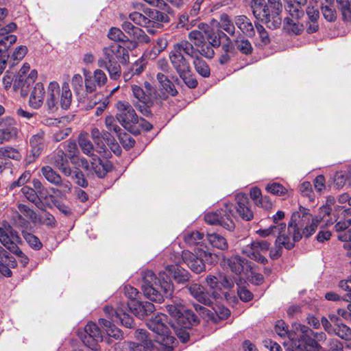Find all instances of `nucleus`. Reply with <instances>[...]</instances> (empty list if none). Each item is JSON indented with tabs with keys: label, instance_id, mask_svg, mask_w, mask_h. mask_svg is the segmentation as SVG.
<instances>
[{
	"label": "nucleus",
	"instance_id": "obj_18",
	"mask_svg": "<svg viewBox=\"0 0 351 351\" xmlns=\"http://www.w3.org/2000/svg\"><path fill=\"white\" fill-rule=\"evenodd\" d=\"M30 151L27 156L28 163L34 162L42 154L46 147L45 133L39 131L32 135L29 139Z\"/></svg>",
	"mask_w": 351,
	"mask_h": 351
},
{
	"label": "nucleus",
	"instance_id": "obj_45",
	"mask_svg": "<svg viewBox=\"0 0 351 351\" xmlns=\"http://www.w3.org/2000/svg\"><path fill=\"white\" fill-rule=\"evenodd\" d=\"M204 234L199 231H187L183 234L184 242L189 245L199 244L203 239Z\"/></svg>",
	"mask_w": 351,
	"mask_h": 351
},
{
	"label": "nucleus",
	"instance_id": "obj_12",
	"mask_svg": "<svg viewBox=\"0 0 351 351\" xmlns=\"http://www.w3.org/2000/svg\"><path fill=\"white\" fill-rule=\"evenodd\" d=\"M77 335L84 346L94 351H99V343L103 340L99 328L93 322H88L83 330H79Z\"/></svg>",
	"mask_w": 351,
	"mask_h": 351
},
{
	"label": "nucleus",
	"instance_id": "obj_43",
	"mask_svg": "<svg viewBox=\"0 0 351 351\" xmlns=\"http://www.w3.org/2000/svg\"><path fill=\"white\" fill-rule=\"evenodd\" d=\"M104 58H100L97 60V65L99 67H106L108 64H114L118 62V60L114 57L111 49L106 47L102 50Z\"/></svg>",
	"mask_w": 351,
	"mask_h": 351
},
{
	"label": "nucleus",
	"instance_id": "obj_23",
	"mask_svg": "<svg viewBox=\"0 0 351 351\" xmlns=\"http://www.w3.org/2000/svg\"><path fill=\"white\" fill-rule=\"evenodd\" d=\"M45 89L41 82L35 84L33 90L30 93L29 99V105L34 109H39L44 103L45 98Z\"/></svg>",
	"mask_w": 351,
	"mask_h": 351
},
{
	"label": "nucleus",
	"instance_id": "obj_14",
	"mask_svg": "<svg viewBox=\"0 0 351 351\" xmlns=\"http://www.w3.org/2000/svg\"><path fill=\"white\" fill-rule=\"evenodd\" d=\"M206 283L213 290H221L222 288L230 289L234 285L232 279L221 273L208 275L206 278ZM212 297L213 299H217L219 297V294L213 291Z\"/></svg>",
	"mask_w": 351,
	"mask_h": 351
},
{
	"label": "nucleus",
	"instance_id": "obj_32",
	"mask_svg": "<svg viewBox=\"0 0 351 351\" xmlns=\"http://www.w3.org/2000/svg\"><path fill=\"white\" fill-rule=\"evenodd\" d=\"M241 252L249 258L259 263L265 265L267 263V259L261 254V252L257 247L252 246V243L243 247Z\"/></svg>",
	"mask_w": 351,
	"mask_h": 351
},
{
	"label": "nucleus",
	"instance_id": "obj_20",
	"mask_svg": "<svg viewBox=\"0 0 351 351\" xmlns=\"http://www.w3.org/2000/svg\"><path fill=\"white\" fill-rule=\"evenodd\" d=\"M251 8L254 16L258 20L265 23L269 28L271 23L270 11L265 0H252Z\"/></svg>",
	"mask_w": 351,
	"mask_h": 351
},
{
	"label": "nucleus",
	"instance_id": "obj_21",
	"mask_svg": "<svg viewBox=\"0 0 351 351\" xmlns=\"http://www.w3.org/2000/svg\"><path fill=\"white\" fill-rule=\"evenodd\" d=\"M322 324L324 329L331 335H335L342 339L351 340V329L346 324L341 323L335 327H332L326 318L322 319Z\"/></svg>",
	"mask_w": 351,
	"mask_h": 351
},
{
	"label": "nucleus",
	"instance_id": "obj_38",
	"mask_svg": "<svg viewBox=\"0 0 351 351\" xmlns=\"http://www.w3.org/2000/svg\"><path fill=\"white\" fill-rule=\"evenodd\" d=\"M211 306L213 312L211 313L210 317L215 322H217V319H225L228 318L230 314L229 309L223 305L213 304Z\"/></svg>",
	"mask_w": 351,
	"mask_h": 351
},
{
	"label": "nucleus",
	"instance_id": "obj_29",
	"mask_svg": "<svg viewBox=\"0 0 351 351\" xmlns=\"http://www.w3.org/2000/svg\"><path fill=\"white\" fill-rule=\"evenodd\" d=\"M128 311V308H124V303L120 304L118 306V312L112 317V321L115 322L119 320L122 326L128 328H134V319L127 313Z\"/></svg>",
	"mask_w": 351,
	"mask_h": 351
},
{
	"label": "nucleus",
	"instance_id": "obj_60",
	"mask_svg": "<svg viewBox=\"0 0 351 351\" xmlns=\"http://www.w3.org/2000/svg\"><path fill=\"white\" fill-rule=\"evenodd\" d=\"M18 210L21 215H24L26 218L31 220L33 223H37L38 216L33 210H32L28 206L23 204H19L18 205Z\"/></svg>",
	"mask_w": 351,
	"mask_h": 351
},
{
	"label": "nucleus",
	"instance_id": "obj_5",
	"mask_svg": "<svg viewBox=\"0 0 351 351\" xmlns=\"http://www.w3.org/2000/svg\"><path fill=\"white\" fill-rule=\"evenodd\" d=\"M195 53H196L195 48L189 41L182 40L173 45L169 56L170 62L178 74H184L186 71H189L190 63L184 55L192 58L195 56Z\"/></svg>",
	"mask_w": 351,
	"mask_h": 351
},
{
	"label": "nucleus",
	"instance_id": "obj_39",
	"mask_svg": "<svg viewBox=\"0 0 351 351\" xmlns=\"http://www.w3.org/2000/svg\"><path fill=\"white\" fill-rule=\"evenodd\" d=\"M234 45L237 49L244 55H251L253 52L251 43L243 36L238 37L234 40Z\"/></svg>",
	"mask_w": 351,
	"mask_h": 351
},
{
	"label": "nucleus",
	"instance_id": "obj_13",
	"mask_svg": "<svg viewBox=\"0 0 351 351\" xmlns=\"http://www.w3.org/2000/svg\"><path fill=\"white\" fill-rule=\"evenodd\" d=\"M44 162L57 168L66 176H71L72 174L67 156L62 149H58L45 156Z\"/></svg>",
	"mask_w": 351,
	"mask_h": 351
},
{
	"label": "nucleus",
	"instance_id": "obj_30",
	"mask_svg": "<svg viewBox=\"0 0 351 351\" xmlns=\"http://www.w3.org/2000/svg\"><path fill=\"white\" fill-rule=\"evenodd\" d=\"M99 324L105 330L109 337H113L117 340L123 338V332L110 320L101 318L99 319Z\"/></svg>",
	"mask_w": 351,
	"mask_h": 351
},
{
	"label": "nucleus",
	"instance_id": "obj_11",
	"mask_svg": "<svg viewBox=\"0 0 351 351\" xmlns=\"http://www.w3.org/2000/svg\"><path fill=\"white\" fill-rule=\"evenodd\" d=\"M38 77V72L35 69L30 70L28 63L23 64L14 80V89L20 91L22 97H26L32 85Z\"/></svg>",
	"mask_w": 351,
	"mask_h": 351
},
{
	"label": "nucleus",
	"instance_id": "obj_1",
	"mask_svg": "<svg viewBox=\"0 0 351 351\" xmlns=\"http://www.w3.org/2000/svg\"><path fill=\"white\" fill-rule=\"evenodd\" d=\"M190 274L178 265H167L165 271H160L158 278L151 270L143 273L142 290L145 296L152 301L161 302L164 298L172 295L173 278L178 283H184L190 278Z\"/></svg>",
	"mask_w": 351,
	"mask_h": 351
},
{
	"label": "nucleus",
	"instance_id": "obj_10",
	"mask_svg": "<svg viewBox=\"0 0 351 351\" xmlns=\"http://www.w3.org/2000/svg\"><path fill=\"white\" fill-rule=\"evenodd\" d=\"M0 242L10 252L16 255L22 254L19 247L22 243L21 238L17 231L5 220L0 224Z\"/></svg>",
	"mask_w": 351,
	"mask_h": 351
},
{
	"label": "nucleus",
	"instance_id": "obj_17",
	"mask_svg": "<svg viewBox=\"0 0 351 351\" xmlns=\"http://www.w3.org/2000/svg\"><path fill=\"white\" fill-rule=\"evenodd\" d=\"M135 337L139 342H124L125 349L130 351H150L154 348V343L148 338L147 332L143 329L135 331Z\"/></svg>",
	"mask_w": 351,
	"mask_h": 351
},
{
	"label": "nucleus",
	"instance_id": "obj_61",
	"mask_svg": "<svg viewBox=\"0 0 351 351\" xmlns=\"http://www.w3.org/2000/svg\"><path fill=\"white\" fill-rule=\"evenodd\" d=\"M120 64L121 63L119 62H117L114 64H108L106 67L101 68L105 69L108 71L111 80H117L121 75V68Z\"/></svg>",
	"mask_w": 351,
	"mask_h": 351
},
{
	"label": "nucleus",
	"instance_id": "obj_8",
	"mask_svg": "<svg viewBox=\"0 0 351 351\" xmlns=\"http://www.w3.org/2000/svg\"><path fill=\"white\" fill-rule=\"evenodd\" d=\"M276 332L280 337H288L291 341L292 348L296 346V344H300L309 338V335L312 333V330L308 326L300 323H293L292 329L288 330L287 324L282 320H278L275 326Z\"/></svg>",
	"mask_w": 351,
	"mask_h": 351
},
{
	"label": "nucleus",
	"instance_id": "obj_57",
	"mask_svg": "<svg viewBox=\"0 0 351 351\" xmlns=\"http://www.w3.org/2000/svg\"><path fill=\"white\" fill-rule=\"evenodd\" d=\"M111 134L108 132H104V134L97 139L93 140L94 143L97 145L99 153H105L106 150V144L111 142Z\"/></svg>",
	"mask_w": 351,
	"mask_h": 351
},
{
	"label": "nucleus",
	"instance_id": "obj_6",
	"mask_svg": "<svg viewBox=\"0 0 351 351\" xmlns=\"http://www.w3.org/2000/svg\"><path fill=\"white\" fill-rule=\"evenodd\" d=\"M129 18L135 24L147 28H158L162 23L170 22L167 12L148 8L143 10V13L132 12L130 14Z\"/></svg>",
	"mask_w": 351,
	"mask_h": 351
},
{
	"label": "nucleus",
	"instance_id": "obj_44",
	"mask_svg": "<svg viewBox=\"0 0 351 351\" xmlns=\"http://www.w3.org/2000/svg\"><path fill=\"white\" fill-rule=\"evenodd\" d=\"M339 10L344 21H351V1L349 0H336Z\"/></svg>",
	"mask_w": 351,
	"mask_h": 351
},
{
	"label": "nucleus",
	"instance_id": "obj_52",
	"mask_svg": "<svg viewBox=\"0 0 351 351\" xmlns=\"http://www.w3.org/2000/svg\"><path fill=\"white\" fill-rule=\"evenodd\" d=\"M319 345L315 340L311 338L306 339V341L300 344H296L293 348V351H318Z\"/></svg>",
	"mask_w": 351,
	"mask_h": 351
},
{
	"label": "nucleus",
	"instance_id": "obj_37",
	"mask_svg": "<svg viewBox=\"0 0 351 351\" xmlns=\"http://www.w3.org/2000/svg\"><path fill=\"white\" fill-rule=\"evenodd\" d=\"M16 266L15 259L9 256L8 258L0 259V273L5 276L10 277L12 272L10 268H14Z\"/></svg>",
	"mask_w": 351,
	"mask_h": 351
},
{
	"label": "nucleus",
	"instance_id": "obj_31",
	"mask_svg": "<svg viewBox=\"0 0 351 351\" xmlns=\"http://www.w3.org/2000/svg\"><path fill=\"white\" fill-rule=\"evenodd\" d=\"M235 24L241 31L247 36H253L255 31L250 20L244 15L237 16L235 18Z\"/></svg>",
	"mask_w": 351,
	"mask_h": 351
},
{
	"label": "nucleus",
	"instance_id": "obj_53",
	"mask_svg": "<svg viewBox=\"0 0 351 351\" xmlns=\"http://www.w3.org/2000/svg\"><path fill=\"white\" fill-rule=\"evenodd\" d=\"M79 145L83 153L87 156H93L94 147L91 141L85 135L81 134L78 139Z\"/></svg>",
	"mask_w": 351,
	"mask_h": 351
},
{
	"label": "nucleus",
	"instance_id": "obj_47",
	"mask_svg": "<svg viewBox=\"0 0 351 351\" xmlns=\"http://www.w3.org/2000/svg\"><path fill=\"white\" fill-rule=\"evenodd\" d=\"M294 17H286L284 19V27L289 32L293 33L294 34H300L302 33L303 30L302 25L299 24L295 20L293 19ZM297 19L296 17H295Z\"/></svg>",
	"mask_w": 351,
	"mask_h": 351
},
{
	"label": "nucleus",
	"instance_id": "obj_58",
	"mask_svg": "<svg viewBox=\"0 0 351 351\" xmlns=\"http://www.w3.org/2000/svg\"><path fill=\"white\" fill-rule=\"evenodd\" d=\"M306 0H293V3L290 5L289 12L291 16L300 18L303 15L304 12L301 9V5H304Z\"/></svg>",
	"mask_w": 351,
	"mask_h": 351
},
{
	"label": "nucleus",
	"instance_id": "obj_35",
	"mask_svg": "<svg viewBox=\"0 0 351 351\" xmlns=\"http://www.w3.org/2000/svg\"><path fill=\"white\" fill-rule=\"evenodd\" d=\"M192 58L193 59V63L196 72L203 77H208L210 75V67L204 60L197 56V51L195 53V56Z\"/></svg>",
	"mask_w": 351,
	"mask_h": 351
},
{
	"label": "nucleus",
	"instance_id": "obj_42",
	"mask_svg": "<svg viewBox=\"0 0 351 351\" xmlns=\"http://www.w3.org/2000/svg\"><path fill=\"white\" fill-rule=\"evenodd\" d=\"M322 218L320 217H315L312 218L311 215V218L306 223L304 224L302 230V234L306 237H311L317 230L319 223H320Z\"/></svg>",
	"mask_w": 351,
	"mask_h": 351
},
{
	"label": "nucleus",
	"instance_id": "obj_34",
	"mask_svg": "<svg viewBox=\"0 0 351 351\" xmlns=\"http://www.w3.org/2000/svg\"><path fill=\"white\" fill-rule=\"evenodd\" d=\"M91 168L99 178H104L111 169L112 165L108 161H102L99 158H93Z\"/></svg>",
	"mask_w": 351,
	"mask_h": 351
},
{
	"label": "nucleus",
	"instance_id": "obj_63",
	"mask_svg": "<svg viewBox=\"0 0 351 351\" xmlns=\"http://www.w3.org/2000/svg\"><path fill=\"white\" fill-rule=\"evenodd\" d=\"M265 189L269 193L278 196L284 195L287 193V189L281 184L277 182L268 184Z\"/></svg>",
	"mask_w": 351,
	"mask_h": 351
},
{
	"label": "nucleus",
	"instance_id": "obj_3",
	"mask_svg": "<svg viewBox=\"0 0 351 351\" xmlns=\"http://www.w3.org/2000/svg\"><path fill=\"white\" fill-rule=\"evenodd\" d=\"M310 218L311 214L308 210L300 206L298 211L293 213L287 228L289 234H292V239L285 234L286 229L284 231H278V236L276 239L275 244L281 245L282 247H284L287 250L292 249L295 245V242L299 241L302 239L301 229Z\"/></svg>",
	"mask_w": 351,
	"mask_h": 351
},
{
	"label": "nucleus",
	"instance_id": "obj_26",
	"mask_svg": "<svg viewBox=\"0 0 351 351\" xmlns=\"http://www.w3.org/2000/svg\"><path fill=\"white\" fill-rule=\"evenodd\" d=\"M267 2L271 19V23H269V28L276 29L281 24L282 20L280 14L282 10V5L280 0H267Z\"/></svg>",
	"mask_w": 351,
	"mask_h": 351
},
{
	"label": "nucleus",
	"instance_id": "obj_50",
	"mask_svg": "<svg viewBox=\"0 0 351 351\" xmlns=\"http://www.w3.org/2000/svg\"><path fill=\"white\" fill-rule=\"evenodd\" d=\"M108 37L110 40L117 43H126L129 40L128 37L117 27H111L108 31Z\"/></svg>",
	"mask_w": 351,
	"mask_h": 351
},
{
	"label": "nucleus",
	"instance_id": "obj_54",
	"mask_svg": "<svg viewBox=\"0 0 351 351\" xmlns=\"http://www.w3.org/2000/svg\"><path fill=\"white\" fill-rule=\"evenodd\" d=\"M117 117L112 115L106 116L105 118V126L108 130V132H114L117 136L122 132L121 128L117 124Z\"/></svg>",
	"mask_w": 351,
	"mask_h": 351
},
{
	"label": "nucleus",
	"instance_id": "obj_36",
	"mask_svg": "<svg viewBox=\"0 0 351 351\" xmlns=\"http://www.w3.org/2000/svg\"><path fill=\"white\" fill-rule=\"evenodd\" d=\"M228 265L230 270L236 274H241L243 270L244 265L247 261L239 256H234L227 261Z\"/></svg>",
	"mask_w": 351,
	"mask_h": 351
},
{
	"label": "nucleus",
	"instance_id": "obj_49",
	"mask_svg": "<svg viewBox=\"0 0 351 351\" xmlns=\"http://www.w3.org/2000/svg\"><path fill=\"white\" fill-rule=\"evenodd\" d=\"M287 228L285 223H281L278 225H271L268 228L260 229L256 233L262 237H266L271 234H277L278 231H284Z\"/></svg>",
	"mask_w": 351,
	"mask_h": 351
},
{
	"label": "nucleus",
	"instance_id": "obj_64",
	"mask_svg": "<svg viewBox=\"0 0 351 351\" xmlns=\"http://www.w3.org/2000/svg\"><path fill=\"white\" fill-rule=\"evenodd\" d=\"M21 192L25 198L32 203H36L39 200L37 192L29 186H23L21 189Z\"/></svg>",
	"mask_w": 351,
	"mask_h": 351
},
{
	"label": "nucleus",
	"instance_id": "obj_33",
	"mask_svg": "<svg viewBox=\"0 0 351 351\" xmlns=\"http://www.w3.org/2000/svg\"><path fill=\"white\" fill-rule=\"evenodd\" d=\"M108 47L111 49L118 62L125 64L129 62L130 55L126 48L118 44L110 45Z\"/></svg>",
	"mask_w": 351,
	"mask_h": 351
},
{
	"label": "nucleus",
	"instance_id": "obj_25",
	"mask_svg": "<svg viewBox=\"0 0 351 351\" xmlns=\"http://www.w3.org/2000/svg\"><path fill=\"white\" fill-rule=\"evenodd\" d=\"M188 290L189 293L199 302L209 306L213 304L210 295L201 285L192 284L188 287Z\"/></svg>",
	"mask_w": 351,
	"mask_h": 351
},
{
	"label": "nucleus",
	"instance_id": "obj_24",
	"mask_svg": "<svg viewBox=\"0 0 351 351\" xmlns=\"http://www.w3.org/2000/svg\"><path fill=\"white\" fill-rule=\"evenodd\" d=\"M182 258L190 269L196 274H200L205 271L206 267L204 263L199 258L198 255H195L189 251H183Z\"/></svg>",
	"mask_w": 351,
	"mask_h": 351
},
{
	"label": "nucleus",
	"instance_id": "obj_9",
	"mask_svg": "<svg viewBox=\"0 0 351 351\" xmlns=\"http://www.w3.org/2000/svg\"><path fill=\"white\" fill-rule=\"evenodd\" d=\"M117 119L120 124L132 133H138L137 123L139 118L133 107L125 101H119L117 104Z\"/></svg>",
	"mask_w": 351,
	"mask_h": 351
},
{
	"label": "nucleus",
	"instance_id": "obj_56",
	"mask_svg": "<svg viewBox=\"0 0 351 351\" xmlns=\"http://www.w3.org/2000/svg\"><path fill=\"white\" fill-rule=\"evenodd\" d=\"M337 238L344 242L343 247L346 251L347 256L351 258V227L347 232L339 234Z\"/></svg>",
	"mask_w": 351,
	"mask_h": 351
},
{
	"label": "nucleus",
	"instance_id": "obj_40",
	"mask_svg": "<svg viewBox=\"0 0 351 351\" xmlns=\"http://www.w3.org/2000/svg\"><path fill=\"white\" fill-rule=\"evenodd\" d=\"M156 78L162 87V88L169 95L175 96L178 91L175 88L173 83L168 79V77L162 73H158Z\"/></svg>",
	"mask_w": 351,
	"mask_h": 351
},
{
	"label": "nucleus",
	"instance_id": "obj_28",
	"mask_svg": "<svg viewBox=\"0 0 351 351\" xmlns=\"http://www.w3.org/2000/svg\"><path fill=\"white\" fill-rule=\"evenodd\" d=\"M221 45V42L217 36H215L213 38L207 40L202 46L198 47L195 49L197 51V56L199 55L206 57V58H213L215 54L214 47H218Z\"/></svg>",
	"mask_w": 351,
	"mask_h": 351
},
{
	"label": "nucleus",
	"instance_id": "obj_19",
	"mask_svg": "<svg viewBox=\"0 0 351 351\" xmlns=\"http://www.w3.org/2000/svg\"><path fill=\"white\" fill-rule=\"evenodd\" d=\"M124 308H128V311L141 319H143L155 310L154 305L152 303L138 300H131L126 304L124 303Z\"/></svg>",
	"mask_w": 351,
	"mask_h": 351
},
{
	"label": "nucleus",
	"instance_id": "obj_48",
	"mask_svg": "<svg viewBox=\"0 0 351 351\" xmlns=\"http://www.w3.org/2000/svg\"><path fill=\"white\" fill-rule=\"evenodd\" d=\"M41 172L45 178L51 184L56 185L58 184L61 176L59 173L55 171L51 166L46 165L41 168Z\"/></svg>",
	"mask_w": 351,
	"mask_h": 351
},
{
	"label": "nucleus",
	"instance_id": "obj_15",
	"mask_svg": "<svg viewBox=\"0 0 351 351\" xmlns=\"http://www.w3.org/2000/svg\"><path fill=\"white\" fill-rule=\"evenodd\" d=\"M83 73L86 90L90 93L95 91L97 87L104 86L108 80L105 72L99 69L95 70L93 75L88 70H84Z\"/></svg>",
	"mask_w": 351,
	"mask_h": 351
},
{
	"label": "nucleus",
	"instance_id": "obj_27",
	"mask_svg": "<svg viewBox=\"0 0 351 351\" xmlns=\"http://www.w3.org/2000/svg\"><path fill=\"white\" fill-rule=\"evenodd\" d=\"M174 320L178 326L183 328H189L199 322L197 317L194 313L191 310L186 309L185 307L182 313L178 315Z\"/></svg>",
	"mask_w": 351,
	"mask_h": 351
},
{
	"label": "nucleus",
	"instance_id": "obj_46",
	"mask_svg": "<svg viewBox=\"0 0 351 351\" xmlns=\"http://www.w3.org/2000/svg\"><path fill=\"white\" fill-rule=\"evenodd\" d=\"M219 27L223 29L228 34L233 36L235 33V27L230 16L227 14H222L220 16V21L218 22Z\"/></svg>",
	"mask_w": 351,
	"mask_h": 351
},
{
	"label": "nucleus",
	"instance_id": "obj_51",
	"mask_svg": "<svg viewBox=\"0 0 351 351\" xmlns=\"http://www.w3.org/2000/svg\"><path fill=\"white\" fill-rule=\"evenodd\" d=\"M72 94L68 85L64 84L62 86V93L60 96L59 101L61 108L67 109L69 108L71 103Z\"/></svg>",
	"mask_w": 351,
	"mask_h": 351
},
{
	"label": "nucleus",
	"instance_id": "obj_55",
	"mask_svg": "<svg viewBox=\"0 0 351 351\" xmlns=\"http://www.w3.org/2000/svg\"><path fill=\"white\" fill-rule=\"evenodd\" d=\"M22 234L25 241L32 248L36 250L41 249L43 244L38 237L30 232L24 230L22 231Z\"/></svg>",
	"mask_w": 351,
	"mask_h": 351
},
{
	"label": "nucleus",
	"instance_id": "obj_4",
	"mask_svg": "<svg viewBox=\"0 0 351 351\" xmlns=\"http://www.w3.org/2000/svg\"><path fill=\"white\" fill-rule=\"evenodd\" d=\"M145 90L138 84H132L130 90L134 97L133 103L136 108L144 116L151 114L150 107L154 101L162 99L157 90L148 82H144Z\"/></svg>",
	"mask_w": 351,
	"mask_h": 351
},
{
	"label": "nucleus",
	"instance_id": "obj_41",
	"mask_svg": "<svg viewBox=\"0 0 351 351\" xmlns=\"http://www.w3.org/2000/svg\"><path fill=\"white\" fill-rule=\"evenodd\" d=\"M208 241L214 247L221 250L228 249V245L226 239L217 233H212L207 234Z\"/></svg>",
	"mask_w": 351,
	"mask_h": 351
},
{
	"label": "nucleus",
	"instance_id": "obj_7",
	"mask_svg": "<svg viewBox=\"0 0 351 351\" xmlns=\"http://www.w3.org/2000/svg\"><path fill=\"white\" fill-rule=\"evenodd\" d=\"M167 315L163 313L156 315L154 318L147 322V327L158 335L156 341L165 346L163 351H172V344L176 339L170 335V331L167 326Z\"/></svg>",
	"mask_w": 351,
	"mask_h": 351
},
{
	"label": "nucleus",
	"instance_id": "obj_59",
	"mask_svg": "<svg viewBox=\"0 0 351 351\" xmlns=\"http://www.w3.org/2000/svg\"><path fill=\"white\" fill-rule=\"evenodd\" d=\"M219 38H225L226 43H223L221 45V49L225 53H233L235 50L234 41L232 42V40L224 32L220 31L217 35Z\"/></svg>",
	"mask_w": 351,
	"mask_h": 351
},
{
	"label": "nucleus",
	"instance_id": "obj_2",
	"mask_svg": "<svg viewBox=\"0 0 351 351\" xmlns=\"http://www.w3.org/2000/svg\"><path fill=\"white\" fill-rule=\"evenodd\" d=\"M235 204L226 203L219 210L206 213L205 221L210 225H218L226 230H233L235 227L233 219L241 217L246 221L252 219L254 215L249 207L247 196L239 193L235 196Z\"/></svg>",
	"mask_w": 351,
	"mask_h": 351
},
{
	"label": "nucleus",
	"instance_id": "obj_62",
	"mask_svg": "<svg viewBox=\"0 0 351 351\" xmlns=\"http://www.w3.org/2000/svg\"><path fill=\"white\" fill-rule=\"evenodd\" d=\"M17 134L16 129L14 127H7L0 129V145L10 141Z\"/></svg>",
	"mask_w": 351,
	"mask_h": 351
},
{
	"label": "nucleus",
	"instance_id": "obj_16",
	"mask_svg": "<svg viewBox=\"0 0 351 351\" xmlns=\"http://www.w3.org/2000/svg\"><path fill=\"white\" fill-rule=\"evenodd\" d=\"M215 36L216 35L211 27L208 24L202 23L198 25L197 29H194L189 34V38L193 43V46L195 45L197 48Z\"/></svg>",
	"mask_w": 351,
	"mask_h": 351
},
{
	"label": "nucleus",
	"instance_id": "obj_22",
	"mask_svg": "<svg viewBox=\"0 0 351 351\" xmlns=\"http://www.w3.org/2000/svg\"><path fill=\"white\" fill-rule=\"evenodd\" d=\"M60 96V88L57 82H51L47 87V94H45V104L47 108L53 110L57 108Z\"/></svg>",
	"mask_w": 351,
	"mask_h": 351
}]
</instances>
